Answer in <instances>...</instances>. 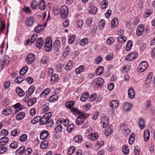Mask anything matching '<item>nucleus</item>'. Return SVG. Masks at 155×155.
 <instances>
[{"instance_id": "nucleus-1", "label": "nucleus", "mask_w": 155, "mask_h": 155, "mask_svg": "<svg viewBox=\"0 0 155 155\" xmlns=\"http://www.w3.org/2000/svg\"><path fill=\"white\" fill-rule=\"evenodd\" d=\"M51 116V113L50 112H49L45 114L41 117L40 124L41 125L45 124L48 121V120L50 119Z\"/></svg>"}, {"instance_id": "nucleus-2", "label": "nucleus", "mask_w": 155, "mask_h": 155, "mask_svg": "<svg viewBox=\"0 0 155 155\" xmlns=\"http://www.w3.org/2000/svg\"><path fill=\"white\" fill-rule=\"evenodd\" d=\"M60 14L62 18L65 19L68 16V7L66 5H63L60 9Z\"/></svg>"}, {"instance_id": "nucleus-3", "label": "nucleus", "mask_w": 155, "mask_h": 155, "mask_svg": "<svg viewBox=\"0 0 155 155\" xmlns=\"http://www.w3.org/2000/svg\"><path fill=\"white\" fill-rule=\"evenodd\" d=\"M138 53L137 51H134L129 54L126 57L125 60L127 61H131L137 58Z\"/></svg>"}, {"instance_id": "nucleus-4", "label": "nucleus", "mask_w": 155, "mask_h": 155, "mask_svg": "<svg viewBox=\"0 0 155 155\" xmlns=\"http://www.w3.org/2000/svg\"><path fill=\"white\" fill-rule=\"evenodd\" d=\"M148 63L145 61L141 62L138 68L137 71L140 72H142L147 68Z\"/></svg>"}, {"instance_id": "nucleus-5", "label": "nucleus", "mask_w": 155, "mask_h": 155, "mask_svg": "<svg viewBox=\"0 0 155 155\" xmlns=\"http://www.w3.org/2000/svg\"><path fill=\"white\" fill-rule=\"evenodd\" d=\"M92 82L95 87H101L103 85L104 83V80L102 78H95Z\"/></svg>"}, {"instance_id": "nucleus-6", "label": "nucleus", "mask_w": 155, "mask_h": 155, "mask_svg": "<svg viewBox=\"0 0 155 155\" xmlns=\"http://www.w3.org/2000/svg\"><path fill=\"white\" fill-rule=\"evenodd\" d=\"M44 47L45 51H49L52 48V39H45Z\"/></svg>"}, {"instance_id": "nucleus-7", "label": "nucleus", "mask_w": 155, "mask_h": 155, "mask_svg": "<svg viewBox=\"0 0 155 155\" xmlns=\"http://www.w3.org/2000/svg\"><path fill=\"white\" fill-rule=\"evenodd\" d=\"M35 58V55L31 53L28 54L26 58V63L28 64H31L34 61Z\"/></svg>"}, {"instance_id": "nucleus-8", "label": "nucleus", "mask_w": 155, "mask_h": 155, "mask_svg": "<svg viewBox=\"0 0 155 155\" xmlns=\"http://www.w3.org/2000/svg\"><path fill=\"white\" fill-rule=\"evenodd\" d=\"M119 102L117 100H115L111 101L109 103V105L112 108V111L111 114H113L114 111V109L117 107L119 106Z\"/></svg>"}, {"instance_id": "nucleus-9", "label": "nucleus", "mask_w": 155, "mask_h": 155, "mask_svg": "<svg viewBox=\"0 0 155 155\" xmlns=\"http://www.w3.org/2000/svg\"><path fill=\"white\" fill-rule=\"evenodd\" d=\"M35 22V19L33 17L30 16L28 17L25 21L26 26L28 27H31Z\"/></svg>"}, {"instance_id": "nucleus-10", "label": "nucleus", "mask_w": 155, "mask_h": 155, "mask_svg": "<svg viewBox=\"0 0 155 155\" xmlns=\"http://www.w3.org/2000/svg\"><path fill=\"white\" fill-rule=\"evenodd\" d=\"M144 26L142 24L138 26L136 31V34L138 36H140L142 35L144 31Z\"/></svg>"}, {"instance_id": "nucleus-11", "label": "nucleus", "mask_w": 155, "mask_h": 155, "mask_svg": "<svg viewBox=\"0 0 155 155\" xmlns=\"http://www.w3.org/2000/svg\"><path fill=\"white\" fill-rule=\"evenodd\" d=\"M62 124L64 126L66 127L69 123V120L68 118L64 119L63 118H60L57 121V124Z\"/></svg>"}, {"instance_id": "nucleus-12", "label": "nucleus", "mask_w": 155, "mask_h": 155, "mask_svg": "<svg viewBox=\"0 0 155 155\" xmlns=\"http://www.w3.org/2000/svg\"><path fill=\"white\" fill-rule=\"evenodd\" d=\"M13 108L11 107H6L2 111V114L5 116H8L12 113Z\"/></svg>"}, {"instance_id": "nucleus-13", "label": "nucleus", "mask_w": 155, "mask_h": 155, "mask_svg": "<svg viewBox=\"0 0 155 155\" xmlns=\"http://www.w3.org/2000/svg\"><path fill=\"white\" fill-rule=\"evenodd\" d=\"M109 119L108 117H103L101 119V125L103 127H106L108 124Z\"/></svg>"}, {"instance_id": "nucleus-14", "label": "nucleus", "mask_w": 155, "mask_h": 155, "mask_svg": "<svg viewBox=\"0 0 155 155\" xmlns=\"http://www.w3.org/2000/svg\"><path fill=\"white\" fill-rule=\"evenodd\" d=\"M85 114L80 115L76 120V123L77 125H80L84 121L85 119Z\"/></svg>"}, {"instance_id": "nucleus-15", "label": "nucleus", "mask_w": 155, "mask_h": 155, "mask_svg": "<svg viewBox=\"0 0 155 155\" xmlns=\"http://www.w3.org/2000/svg\"><path fill=\"white\" fill-rule=\"evenodd\" d=\"M35 89V86L34 85H31L28 90L26 92V96L30 97L32 94Z\"/></svg>"}, {"instance_id": "nucleus-16", "label": "nucleus", "mask_w": 155, "mask_h": 155, "mask_svg": "<svg viewBox=\"0 0 155 155\" xmlns=\"http://www.w3.org/2000/svg\"><path fill=\"white\" fill-rule=\"evenodd\" d=\"M128 97L130 99H133L135 95V92L133 88L130 87L128 91Z\"/></svg>"}, {"instance_id": "nucleus-17", "label": "nucleus", "mask_w": 155, "mask_h": 155, "mask_svg": "<svg viewBox=\"0 0 155 155\" xmlns=\"http://www.w3.org/2000/svg\"><path fill=\"white\" fill-rule=\"evenodd\" d=\"M48 133L47 130H44L42 131L40 134V137L42 140L46 139L48 137Z\"/></svg>"}, {"instance_id": "nucleus-18", "label": "nucleus", "mask_w": 155, "mask_h": 155, "mask_svg": "<svg viewBox=\"0 0 155 155\" xmlns=\"http://www.w3.org/2000/svg\"><path fill=\"white\" fill-rule=\"evenodd\" d=\"M98 135L96 133L90 134L88 136L89 139L92 140H96L98 138Z\"/></svg>"}, {"instance_id": "nucleus-19", "label": "nucleus", "mask_w": 155, "mask_h": 155, "mask_svg": "<svg viewBox=\"0 0 155 155\" xmlns=\"http://www.w3.org/2000/svg\"><path fill=\"white\" fill-rule=\"evenodd\" d=\"M25 116V113L24 112H21L17 114L16 116V118L18 120H20L23 119Z\"/></svg>"}, {"instance_id": "nucleus-20", "label": "nucleus", "mask_w": 155, "mask_h": 155, "mask_svg": "<svg viewBox=\"0 0 155 155\" xmlns=\"http://www.w3.org/2000/svg\"><path fill=\"white\" fill-rule=\"evenodd\" d=\"M16 91L18 96L20 97H22L25 95V91L19 87H18L16 88Z\"/></svg>"}, {"instance_id": "nucleus-21", "label": "nucleus", "mask_w": 155, "mask_h": 155, "mask_svg": "<svg viewBox=\"0 0 155 155\" xmlns=\"http://www.w3.org/2000/svg\"><path fill=\"white\" fill-rule=\"evenodd\" d=\"M89 96V94L88 92H84L81 97V101L83 102L85 101L88 99Z\"/></svg>"}, {"instance_id": "nucleus-22", "label": "nucleus", "mask_w": 155, "mask_h": 155, "mask_svg": "<svg viewBox=\"0 0 155 155\" xmlns=\"http://www.w3.org/2000/svg\"><path fill=\"white\" fill-rule=\"evenodd\" d=\"M58 75L56 74H54L51 77V83L52 84H55L56 83L58 80Z\"/></svg>"}, {"instance_id": "nucleus-23", "label": "nucleus", "mask_w": 155, "mask_h": 155, "mask_svg": "<svg viewBox=\"0 0 155 155\" xmlns=\"http://www.w3.org/2000/svg\"><path fill=\"white\" fill-rule=\"evenodd\" d=\"M38 8L41 10H44L46 8L45 2L43 0H41L38 3Z\"/></svg>"}, {"instance_id": "nucleus-24", "label": "nucleus", "mask_w": 155, "mask_h": 155, "mask_svg": "<svg viewBox=\"0 0 155 155\" xmlns=\"http://www.w3.org/2000/svg\"><path fill=\"white\" fill-rule=\"evenodd\" d=\"M118 23V21L117 18H115L113 19L110 23L111 27L114 28H115L117 25Z\"/></svg>"}, {"instance_id": "nucleus-25", "label": "nucleus", "mask_w": 155, "mask_h": 155, "mask_svg": "<svg viewBox=\"0 0 155 155\" xmlns=\"http://www.w3.org/2000/svg\"><path fill=\"white\" fill-rule=\"evenodd\" d=\"M74 141L77 143H81L83 140V138L81 135H79L75 136L73 138Z\"/></svg>"}, {"instance_id": "nucleus-26", "label": "nucleus", "mask_w": 155, "mask_h": 155, "mask_svg": "<svg viewBox=\"0 0 155 155\" xmlns=\"http://www.w3.org/2000/svg\"><path fill=\"white\" fill-rule=\"evenodd\" d=\"M117 33L119 35L117 39H126V38L123 35L124 31L123 30L120 29L117 31Z\"/></svg>"}, {"instance_id": "nucleus-27", "label": "nucleus", "mask_w": 155, "mask_h": 155, "mask_svg": "<svg viewBox=\"0 0 155 155\" xmlns=\"http://www.w3.org/2000/svg\"><path fill=\"white\" fill-rule=\"evenodd\" d=\"M150 134L149 130L148 129L145 130L144 133V138L145 141H147L149 139Z\"/></svg>"}, {"instance_id": "nucleus-28", "label": "nucleus", "mask_w": 155, "mask_h": 155, "mask_svg": "<svg viewBox=\"0 0 155 155\" xmlns=\"http://www.w3.org/2000/svg\"><path fill=\"white\" fill-rule=\"evenodd\" d=\"M71 112L74 115L80 114L81 115L85 114L84 112H82L81 110H80L78 109L74 108H73L72 109Z\"/></svg>"}, {"instance_id": "nucleus-29", "label": "nucleus", "mask_w": 155, "mask_h": 155, "mask_svg": "<svg viewBox=\"0 0 155 155\" xmlns=\"http://www.w3.org/2000/svg\"><path fill=\"white\" fill-rule=\"evenodd\" d=\"M73 64L71 61H69L66 65L65 69L67 71H70L72 68Z\"/></svg>"}, {"instance_id": "nucleus-30", "label": "nucleus", "mask_w": 155, "mask_h": 155, "mask_svg": "<svg viewBox=\"0 0 155 155\" xmlns=\"http://www.w3.org/2000/svg\"><path fill=\"white\" fill-rule=\"evenodd\" d=\"M50 89L49 88H47L42 92L40 94V97H44L47 95L50 92Z\"/></svg>"}, {"instance_id": "nucleus-31", "label": "nucleus", "mask_w": 155, "mask_h": 155, "mask_svg": "<svg viewBox=\"0 0 155 155\" xmlns=\"http://www.w3.org/2000/svg\"><path fill=\"white\" fill-rule=\"evenodd\" d=\"M24 78L22 75L18 76L14 81V82L17 84H20L24 80Z\"/></svg>"}, {"instance_id": "nucleus-32", "label": "nucleus", "mask_w": 155, "mask_h": 155, "mask_svg": "<svg viewBox=\"0 0 155 155\" xmlns=\"http://www.w3.org/2000/svg\"><path fill=\"white\" fill-rule=\"evenodd\" d=\"M44 30V27L42 25H38L34 29L35 31L38 33H40Z\"/></svg>"}, {"instance_id": "nucleus-33", "label": "nucleus", "mask_w": 155, "mask_h": 155, "mask_svg": "<svg viewBox=\"0 0 155 155\" xmlns=\"http://www.w3.org/2000/svg\"><path fill=\"white\" fill-rule=\"evenodd\" d=\"M20 130L18 129H15L12 131L11 135L13 137H16L20 134Z\"/></svg>"}, {"instance_id": "nucleus-34", "label": "nucleus", "mask_w": 155, "mask_h": 155, "mask_svg": "<svg viewBox=\"0 0 155 155\" xmlns=\"http://www.w3.org/2000/svg\"><path fill=\"white\" fill-rule=\"evenodd\" d=\"M74 104L75 102L74 101H71L66 102L65 105L67 108L68 109H71L73 107Z\"/></svg>"}, {"instance_id": "nucleus-35", "label": "nucleus", "mask_w": 155, "mask_h": 155, "mask_svg": "<svg viewBox=\"0 0 155 155\" xmlns=\"http://www.w3.org/2000/svg\"><path fill=\"white\" fill-rule=\"evenodd\" d=\"M25 148L24 146H22L20 147L16 151L17 155H21L25 152Z\"/></svg>"}, {"instance_id": "nucleus-36", "label": "nucleus", "mask_w": 155, "mask_h": 155, "mask_svg": "<svg viewBox=\"0 0 155 155\" xmlns=\"http://www.w3.org/2000/svg\"><path fill=\"white\" fill-rule=\"evenodd\" d=\"M8 60L5 58H3L1 59V65L2 67V68H3V67L5 66L8 64Z\"/></svg>"}, {"instance_id": "nucleus-37", "label": "nucleus", "mask_w": 155, "mask_h": 155, "mask_svg": "<svg viewBox=\"0 0 155 155\" xmlns=\"http://www.w3.org/2000/svg\"><path fill=\"white\" fill-rule=\"evenodd\" d=\"M44 42L43 39H37L36 43V47L40 48L43 45Z\"/></svg>"}, {"instance_id": "nucleus-38", "label": "nucleus", "mask_w": 155, "mask_h": 155, "mask_svg": "<svg viewBox=\"0 0 155 155\" xmlns=\"http://www.w3.org/2000/svg\"><path fill=\"white\" fill-rule=\"evenodd\" d=\"M132 107L131 104L129 103L126 102L125 103L123 107L124 110L126 111H129L131 109Z\"/></svg>"}, {"instance_id": "nucleus-39", "label": "nucleus", "mask_w": 155, "mask_h": 155, "mask_svg": "<svg viewBox=\"0 0 155 155\" xmlns=\"http://www.w3.org/2000/svg\"><path fill=\"white\" fill-rule=\"evenodd\" d=\"M58 96L57 95H53L50 97L49 101L51 103L55 102L58 100Z\"/></svg>"}, {"instance_id": "nucleus-40", "label": "nucleus", "mask_w": 155, "mask_h": 155, "mask_svg": "<svg viewBox=\"0 0 155 155\" xmlns=\"http://www.w3.org/2000/svg\"><path fill=\"white\" fill-rule=\"evenodd\" d=\"M135 137V134L134 133H132L130 136L129 139V143L130 145L133 144L134 140Z\"/></svg>"}, {"instance_id": "nucleus-41", "label": "nucleus", "mask_w": 155, "mask_h": 155, "mask_svg": "<svg viewBox=\"0 0 155 155\" xmlns=\"http://www.w3.org/2000/svg\"><path fill=\"white\" fill-rule=\"evenodd\" d=\"M133 45V42L131 40H129L126 45V50L127 51H130Z\"/></svg>"}, {"instance_id": "nucleus-42", "label": "nucleus", "mask_w": 155, "mask_h": 155, "mask_svg": "<svg viewBox=\"0 0 155 155\" xmlns=\"http://www.w3.org/2000/svg\"><path fill=\"white\" fill-rule=\"evenodd\" d=\"M60 47V41L58 39H56L54 44L53 48L55 50H57Z\"/></svg>"}, {"instance_id": "nucleus-43", "label": "nucleus", "mask_w": 155, "mask_h": 155, "mask_svg": "<svg viewBox=\"0 0 155 155\" xmlns=\"http://www.w3.org/2000/svg\"><path fill=\"white\" fill-rule=\"evenodd\" d=\"M122 151L125 154H127L129 152V149L128 146L127 145H125L123 147Z\"/></svg>"}, {"instance_id": "nucleus-44", "label": "nucleus", "mask_w": 155, "mask_h": 155, "mask_svg": "<svg viewBox=\"0 0 155 155\" xmlns=\"http://www.w3.org/2000/svg\"><path fill=\"white\" fill-rule=\"evenodd\" d=\"M139 127L141 129H143L145 126L144 120L142 118L140 119L139 120Z\"/></svg>"}, {"instance_id": "nucleus-45", "label": "nucleus", "mask_w": 155, "mask_h": 155, "mask_svg": "<svg viewBox=\"0 0 155 155\" xmlns=\"http://www.w3.org/2000/svg\"><path fill=\"white\" fill-rule=\"evenodd\" d=\"M108 2L107 0H104L101 2V7L102 9H104L107 8L108 5Z\"/></svg>"}, {"instance_id": "nucleus-46", "label": "nucleus", "mask_w": 155, "mask_h": 155, "mask_svg": "<svg viewBox=\"0 0 155 155\" xmlns=\"http://www.w3.org/2000/svg\"><path fill=\"white\" fill-rule=\"evenodd\" d=\"M49 106L46 104L43 105L41 107L43 113H45L47 112L49 109Z\"/></svg>"}, {"instance_id": "nucleus-47", "label": "nucleus", "mask_w": 155, "mask_h": 155, "mask_svg": "<svg viewBox=\"0 0 155 155\" xmlns=\"http://www.w3.org/2000/svg\"><path fill=\"white\" fill-rule=\"evenodd\" d=\"M48 146V142L46 140L42 141L40 145V147L42 149H46Z\"/></svg>"}, {"instance_id": "nucleus-48", "label": "nucleus", "mask_w": 155, "mask_h": 155, "mask_svg": "<svg viewBox=\"0 0 155 155\" xmlns=\"http://www.w3.org/2000/svg\"><path fill=\"white\" fill-rule=\"evenodd\" d=\"M28 69V68L27 66H25L24 68H22L20 71V74L22 76L25 74Z\"/></svg>"}, {"instance_id": "nucleus-49", "label": "nucleus", "mask_w": 155, "mask_h": 155, "mask_svg": "<svg viewBox=\"0 0 155 155\" xmlns=\"http://www.w3.org/2000/svg\"><path fill=\"white\" fill-rule=\"evenodd\" d=\"M130 68L131 66L130 65L124 66L123 67L122 71L123 73H126L130 70Z\"/></svg>"}, {"instance_id": "nucleus-50", "label": "nucleus", "mask_w": 155, "mask_h": 155, "mask_svg": "<svg viewBox=\"0 0 155 155\" xmlns=\"http://www.w3.org/2000/svg\"><path fill=\"white\" fill-rule=\"evenodd\" d=\"M7 150L5 144H3L0 146V154L3 153Z\"/></svg>"}, {"instance_id": "nucleus-51", "label": "nucleus", "mask_w": 155, "mask_h": 155, "mask_svg": "<svg viewBox=\"0 0 155 155\" xmlns=\"http://www.w3.org/2000/svg\"><path fill=\"white\" fill-rule=\"evenodd\" d=\"M103 70V67L100 66L95 71V73L97 75H100L102 73Z\"/></svg>"}, {"instance_id": "nucleus-52", "label": "nucleus", "mask_w": 155, "mask_h": 155, "mask_svg": "<svg viewBox=\"0 0 155 155\" xmlns=\"http://www.w3.org/2000/svg\"><path fill=\"white\" fill-rule=\"evenodd\" d=\"M84 68V66H81L76 69L75 72L77 74H79L83 71Z\"/></svg>"}, {"instance_id": "nucleus-53", "label": "nucleus", "mask_w": 155, "mask_h": 155, "mask_svg": "<svg viewBox=\"0 0 155 155\" xmlns=\"http://www.w3.org/2000/svg\"><path fill=\"white\" fill-rule=\"evenodd\" d=\"M105 21L103 19L101 20L99 23V26L101 30L103 29L104 28L105 25Z\"/></svg>"}, {"instance_id": "nucleus-54", "label": "nucleus", "mask_w": 155, "mask_h": 155, "mask_svg": "<svg viewBox=\"0 0 155 155\" xmlns=\"http://www.w3.org/2000/svg\"><path fill=\"white\" fill-rule=\"evenodd\" d=\"M41 117L38 116L35 117L31 121V123L32 124H34L40 121Z\"/></svg>"}, {"instance_id": "nucleus-55", "label": "nucleus", "mask_w": 155, "mask_h": 155, "mask_svg": "<svg viewBox=\"0 0 155 155\" xmlns=\"http://www.w3.org/2000/svg\"><path fill=\"white\" fill-rule=\"evenodd\" d=\"M36 101L37 99L36 98H33L31 99H30L28 103V105L29 106L33 105L36 103Z\"/></svg>"}, {"instance_id": "nucleus-56", "label": "nucleus", "mask_w": 155, "mask_h": 155, "mask_svg": "<svg viewBox=\"0 0 155 155\" xmlns=\"http://www.w3.org/2000/svg\"><path fill=\"white\" fill-rule=\"evenodd\" d=\"M62 128L63 127L62 125L59 124L55 128L54 130L56 133H59L62 131Z\"/></svg>"}, {"instance_id": "nucleus-57", "label": "nucleus", "mask_w": 155, "mask_h": 155, "mask_svg": "<svg viewBox=\"0 0 155 155\" xmlns=\"http://www.w3.org/2000/svg\"><path fill=\"white\" fill-rule=\"evenodd\" d=\"M48 62V57L46 56H44L42 58L41 63V64H44Z\"/></svg>"}, {"instance_id": "nucleus-58", "label": "nucleus", "mask_w": 155, "mask_h": 155, "mask_svg": "<svg viewBox=\"0 0 155 155\" xmlns=\"http://www.w3.org/2000/svg\"><path fill=\"white\" fill-rule=\"evenodd\" d=\"M153 13V11L152 10L147 9L145 12V17H148L150 16Z\"/></svg>"}, {"instance_id": "nucleus-59", "label": "nucleus", "mask_w": 155, "mask_h": 155, "mask_svg": "<svg viewBox=\"0 0 155 155\" xmlns=\"http://www.w3.org/2000/svg\"><path fill=\"white\" fill-rule=\"evenodd\" d=\"M70 52L69 48L68 46H66L64 49V51L63 56L66 57L69 54Z\"/></svg>"}, {"instance_id": "nucleus-60", "label": "nucleus", "mask_w": 155, "mask_h": 155, "mask_svg": "<svg viewBox=\"0 0 155 155\" xmlns=\"http://www.w3.org/2000/svg\"><path fill=\"white\" fill-rule=\"evenodd\" d=\"M27 135L26 134H23L20 137L19 140L21 142H24L27 139Z\"/></svg>"}, {"instance_id": "nucleus-61", "label": "nucleus", "mask_w": 155, "mask_h": 155, "mask_svg": "<svg viewBox=\"0 0 155 155\" xmlns=\"http://www.w3.org/2000/svg\"><path fill=\"white\" fill-rule=\"evenodd\" d=\"M60 11V8L58 6H55L53 8V13L55 15L58 14Z\"/></svg>"}, {"instance_id": "nucleus-62", "label": "nucleus", "mask_w": 155, "mask_h": 155, "mask_svg": "<svg viewBox=\"0 0 155 155\" xmlns=\"http://www.w3.org/2000/svg\"><path fill=\"white\" fill-rule=\"evenodd\" d=\"M74 128V126L73 124H70L67 128V131L68 132H71L73 130Z\"/></svg>"}, {"instance_id": "nucleus-63", "label": "nucleus", "mask_w": 155, "mask_h": 155, "mask_svg": "<svg viewBox=\"0 0 155 155\" xmlns=\"http://www.w3.org/2000/svg\"><path fill=\"white\" fill-rule=\"evenodd\" d=\"M54 124V121L52 119H48L46 123L45 124L47 127H51Z\"/></svg>"}, {"instance_id": "nucleus-64", "label": "nucleus", "mask_w": 155, "mask_h": 155, "mask_svg": "<svg viewBox=\"0 0 155 155\" xmlns=\"http://www.w3.org/2000/svg\"><path fill=\"white\" fill-rule=\"evenodd\" d=\"M140 149L138 146H136L134 149V153L135 155H139Z\"/></svg>"}]
</instances>
